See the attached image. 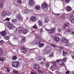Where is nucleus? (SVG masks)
<instances>
[{"label":"nucleus","mask_w":74,"mask_h":74,"mask_svg":"<svg viewBox=\"0 0 74 74\" xmlns=\"http://www.w3.org/2000/svg\"><path fill=\"white\" fill-rule=\"evenodd\" d=\"M36 9L37 10H39L40 9V7L39 6H36L35 7Z\"/></svg>","instance_id":"obj_27"},{"label":"nucleus","mask_w":74,"mask_h":74,"mask_svg":"<svg viewBox=\"0 0 74 74\" xmlns=\"http://www.w3.org/2000/svg\"><path fill=\"white\" fill-rule=\"evenodd\" d=\"M36 39H38V40H42V39H41L40 37V36L38 35H36Z\"/></svg>","instance_id":"obj_26"},{"label":"nucleus","mask_w":74,"mask_h":74,"mask_svg":"<svg viewBox=\"0 0 74 74\" xmlns=\"http://www.w3.org/2000/svg\"><path fill=\"white\" fill-rule=\"evenodd\" d=\"M64 49V48L63 47H61L60 48V49Z\"/></svg>","instance_id":"obj_60"},{"label":"nucleus","mask_w":74,"mask_h":74,"mask_svg":"<svg viewBox=\"0 0 74 74\" xmlns=\"http://www.w3.org/2000/svg\"><path fill=\"white\" fill-rule=\"evenodd\" d=\"M53 55L54 54L53 53H52L49 56L50 58H52V57H53Z\"/></svg>","instance_id":"obj_36"},{"label":"nucleus","mask_w":74,"mask_h":74,"mask_svg":"<svg viewBox=\"0 0 74 74\" xmlns=\"http://www.w3.org/2000/svg\"><path fill=\"white\" fill-rule=\"evenodd\" d=\"M22 32L23 34H26L27 33V30L26 29H24L22 30Z\"/></svg>","instance_id":"obj_16"},{"label":"nucleus","mask_w":74,"mask_h":74,"mask_svg":"<svg viewBox=\"0 0 74 74\" xmlns=\"http://www.w3.org/2000/svg\"><path fill=\"white\" fill-rule=\"evenodd\" d=\"M58 31L59 32H61V29H60V28H58Z\"/></svg>","instance_id":"obj_52"},{"label":"nucleus","mask_w":74,"mask_h":74,"mask_svg":"<svg viewBox=\"0 0 74 74\" xmlns=\"http://www.w3.org/2000/svg\"><path fill=\"white\" fill-rule=\"evenodd\" d=\"M8 25H7V27L10 30H11L14 28V25L13 24L10 22L8 23Z\"/></svg>","instance_id":"obj_1"},{"label":"nucleus","mask_w":74,"mask_h":74,"mask_svg":"<svg viewBox=\"0 0 74 74\" xmlns=\"http://www.w3.org/2000/svg\"><path fill=\"white\" fill-rule=\"evenodd\" d=\"M44 46V43H41L39 45V46L40 48H42V47H43Z\"/></svg>","instance_id":"obj_21"},{"label":"nucleus","mask_w":74,"mask_h":74,"mask_svg":"<svg viewBox=\"0 0 74 74\" xmlns=\"http://www.w3.org/2000/svg\"><path fill=\"white\" fill-rule=\"evenodd\" d=\"M6 15L7 16H10L11 15V14L8 12H7Z\"/></svg>","instance_id":"obj_33"},{"label":"nucleus","mask_w":74,"mask_h":74,"mask_svg":"<svg viewBox=\"0 0 74 74\" xmlns=\"http://www.w3.org/2000/svg\"><path fill=\"white\" fill-rule=\"evenodd\" d=\"M66 3H69L70 2V0H65Z\"/></svg>","instance_id":"obj_49"},{"label":"nucleus","mask_w":74,"mask_h":74,"mask_svg":"<svg viewBox=\"0 0 74 74\" xmlns=\"http://www.w3.org/2000/svg\"><path fill=\"white\" fill-rule=\"evenodd\" d=\"M33 67L34 69H36V70H39V69H40V66L38 64H35L34 65Z\"/></svg>","instance_id":"obj_6"},{"label":"nucleus","mask_w":74,"mask_h":74,"mask_svg":"<svg viewBox=\"0 0 74 74\" xmlns=\"http://www.w3.org/2000/svg\"><path fill=\"white\" fill-rule=\"evenodd\" d=\"M4 58H0V61H2V62L4 61Z\"/></svg>","instance_id":"obj_45"},{"label":"nucleus","mask_w":74,"mask_h":74,"mask_svg":"<svg viewBox=\"0 0 74 74\" xmlns=\"http://www.w3.org/2000/svg\"><path fill=\"white\" fill-rule=\"evenodd\" d=\"M16 19H18V20H20L21 21V20L22 19V17L21 16V15H20V14H18L16 15Z\"/></svg>","instance_id":"obj_10"},{"label":"nucleus","mask_w":74,"mask_h":74,"mask_svg":"<svg viewBox=\"0 0 74 74\" xmlns=\"http://www.w3.org/2000/svg\"><path fill=\"white\" fill-rule=\"evenodd\" d=\"M56 74H59L60 73L59 71H57L56 72Z\"/></svg>","instance_id":"obj_56"},{"label":"nucleus","mask_w":74,"mask_h":74,"mask_svg":"<svg viewBox=\"0 0 74 74\" xmlns=\"http://www.w3.org/2000/svg\"><path fill=\"white\" fill-rule=\"evenodd\" d=\"M40 32L41 33H42L43 32H44V31H43V30L42 29V28L41 29H40Z\"/></svg>","instance_id":"obj_46"},{"label":"nucleus","mask_w":74,"mask_h":74,"mask_svg":"<svg viewBox=\"0 0 74 74\" xmlns=\"http://www.w3.org/2000/svg\"><path fill=\"white\" fill-rule=\"evenodd\" d=\"M17 2L19 4H21V3H22V1H21V0H18Z\"/></svg>","instance_id":"obj_44"},{"label":"nucleus","mask_w":74,"mask_h":74,"mask_svg":"<svg viewBox=\"0 0 74 74\" xmlns=\"http://www.w3.org/2000/svg\"><path fill=\"white\" fill-rule=\"evenodd\" d=\"M62 60H63V62H66V60H67V58L66 57L64 58L63 60L62 59Z\"/></svg>","instance_id":"obj_30"},{"label":"nucleus","mask_w":74,"mask_h":74,"mask_svg":"<svg viewBox=\"0 0 74 74\" xmlns=\"http://www.w3.org/2000/svg\"><path fill=\"white\" fill-rule=\"evenodd\" d=\"M0 42L1 43V44L4 43V41L3 40H1L0 41Z\"/></svg>","instance_id":"obj_54"},{"label":"nucleus","mask_w":74,"mask_h":74,"mask_svg":"<svg viewBox=\"0 0 74 74\" xmlns=\"http://www.w3.org/2000/svg\"><path fill=\"white\" fill-rule=\"evenodd\" d=\"M68 41V40H66V39L65 38H63L62 40V41L63 42H65V43H66V42L67 41Z\"/></svg>","instance_id":"obj_22"},{"label":"nucleus","mask_w":74,"mask_h":74,"mask_svg":"<svg viewBox=\"0 0 74 74\" xmlns=\"http://www.w3.org/2000/svg\"><path fill=\"white\" fill-rule=\"evenodd\" d=\"M1 35L2 36H3V37L7 35V32L5 31H3L1 32Z\"/></svg>","instance_id":"obj_7"},{"label":"nucleus","mask_w":74,"mask_h":74,"mask_svg":"<svg viewBox=\"0 0 74 74\" xmlns=\"http://www.w3.org/2000/svg\"><path fill=\"white\" fill-rule=\"evenodd\" d=\"M38 71L40 73H41V74H43L44 73V72L43 71H41L40 70H38Z\"/></svg>","instance_id":"obj_39"},{"label":"nucleus","mask_w":74,"mask_h":74,"mask_svg":"<svg viewBox=\"0 0 74 74\" xmlns=\"http://www.w3.org/2000/svg\"><path fill=\"white\" fill-rule=\"evenodd\" d=\"M72 30L70 28H67L66 29V32L67 33H71Z\"/></svg>","instance_id":"obj_15"},{"label":"nucleus","mask_w":74,"mask_h":74,"mask_svg":"<svg viewBox=\"0 0 74 74\" xmlns=\"http://www.w3.org/2000/svg\"><path fill=\"white\" fill-rule=\"evenodd\" d=\"M18 33H21V30H20L18 31Z\"/></svg>","instance_id":"obj_61"},{"label":"nucleus","mask_w":74,"mask_h":74,"mask_svg":"<svg viewBox=\"0 0 74 74\" xmlns=\"http://www.w3.org/2000/svg\"><path fill=\"white\" fill-rule=\"evenodd\" d=\"M64 45L65 47H69L70 45V43L69 42V40L65 43Z\"/></svg>","instance_id":"obj_17"},{"label":"nucleus","mask_w":74,"mask_h":74,"mask_svg":"<svg viewBox=\"0 0 74 74\" xmlns=\"http://www.w3.org/2000/svg\"><path fill=\"white\" fill-rule=\"evenodd\" d=\"M14 29V32H16V31H17L16 28L14 26V27L13 28V29Z\"/></svg>","instance_id":"obj_43"},{"label":"nucleus","mask_w":74,"mask_h":74,"mask_svg":"<svg viewBox=\"0 0 74 74\" xmlns=\"http://www.w3.org/2000/svg\"><path fill=\"white\" fill-rule=\"evenodd\" d=\"M25 49L23 47H21V51H23Z\"/></svg>","instance_id":"obj_50"},{"label":"nucleus","mask_w":74,"mask_h":74,"mask_svg":"<svg viewBox=\"0 0 74 74\" xmlns=\"http://www.w3.org/2000/svg\"><path fill=\"white\" fill-rule=\"evenodd\" d=\"M29 4L30 5H33L34 4V0H29Z\"/></svg>","instance_id":"obj_11"},{"label":"nucleus","mask_w":74,"mask_h":74,"mask_svg":"<svg viewBox=\"0 0 74 74\" xmlns=\"http://www.w3.org/2000/svg\"><path fill=\"white\" fill-rule=\"evenodd\" d=\"M51 46H52V47H56V46L53 45H51Z\"/></svg>","instance_id":"obj_55"},{"label":"nucleus","mask_w":74,"mask_h":74,"mask_svg":"<svg viewBox=\"0 0 74 74\" xmlns=\"http://www.w3.org/2000/svg\"><path fill=\"white\" fill-rule=\"evenodd\" d=\"M40 63L42 65H43V64H44V61L41 62Z\"/></svg>","instance_id":"obj_51"},{"label":"nucleus","mask_w":74,"mask_h":74,"mask_svg":"<svg viewBox=\"0 0 74 74\" xmlns=\"http://www.w3.org/2000/svg\"><path fill=\"white\" fill-rule=\"evenodd\" d=\"M41 40H36L35 42V44L37 45H38V44H39L41 42Z\"/></svg>","instance_id":"obj_19"},{"label":"nucleus","mask_w":74,"mask_h":74,"mask_svg":"<svg viewBox=\"0 0 74 74\" xmlns=\"http://www.w3.org/2000/svg\"><path fill=\"white\" fill-rule=\"evenodd\" d=\"M31 74H37V73L35 72H33Z\"/></svg>","instance_id":"obj_59"},{"label":"nucleus","mask_w":74,"mask_h":74,"mask_svg":"<svg viewBox=\"0 0 74 74\" xmlns=\"http://www.w3.org/2000/svg\"><path fill=\"white\" fill-rule=\"evenodd\" d=\"M58 63V60H57L55 62V63L53 64L54 65H55L56 64H57Z\"/></svg>","instance_id":"obj_48"},{"label":"nucleus","mask_w":74,"mask_h":74,"mask_svg":"<svg viewBox=\"0 0 74 74\" xmlns=\"http://www.w3.org/2000/svg\"><path fill=\"white\" fill-rule=\"evenodd\" d=\"M56 16H59V15L58 14H56L55 15Z\"/></svg>","instance_id":"obj_64"},{"label":"nucleus","mask_w":74,"mask_h":74,"mask_svg":"<svg viewBox=\"0 0 74 74\" xmlns=\"http://www.w3.org/2000/svg\"><path fill=\"white\" fill-rule=\"evenodd\" d=\"M38 25L40 26H42L43 25L42 22L40 20H38Z\"/></svg>","instance_id":"obj_14"},{"label":"nucleus","mask_w":74,"mask_h":74,"mask_svg":"<svg viewBox=\"0 0 74 74\" xmlns=\"http://www.w3.org/2000/svg\"><path fill=\"white\" fill-rule=\"evenodd\" d=\"M69 20L72 23H74V17L72 14H71L69 17Z\"/></svg>","instance_id":"obj_4"},{"label":"nucleus","mask_w":74,"mask_h":74,"mask_svg":"<svg viewBox=\"0 0 74 74\" xmlns=\"http://www.w3.org/2000/svg\"><path fill=\"white\" fill-rule=\"evenodd\" d=\"M50 63H51V62L46 63L45 66H46V67H49V65H50Z\"/></svg>","instance_id":"obj_23"},{"label":"nucleus","mask_w":74,"mask_h":74,"mask_svg":"<svg viewBox=\"0 0 74 74\" xmlns=\"http://www.w3.org/2000/svg\"><path fill=\"white\" fill-rule=\"evenodd\" d=\"M29 51H30V52H31L32 51H33L34 50V49H29Z\"/></svg>","instance_id":"obj_58"},{"label":"nucleus","mask_w":74,"mask_h":74,"mask_svg":"<svg viewBox=\"0 0 74 74\" xmlns=\"http://www.w3.org/2000/svg\"><path fill=\"white\" fill-rule=\"evenodd\" d=\"M13 72L16 74H18V72L14 70L13 71Z\"/></svg>","instance_id":"obj_47"},{"label":"nucleus","mask_w":74,"mask_h":74,"mask_svg":"<svg viewBox=\"0 0 74 74\" xmlns=\"http://www.w3.org/2000/svg\"><path fill=\"white\" fill-rule=\"evenodd\" d=\"M38 59L39 60H40V61L42 60V57L41 56L39 57Z\"/></svg>","instance_id":"obj_34"},{"label":"nucleus","mask_w":74,"mask_h":74,"mask_svg":"<svg viewBox=\"0 0 74 74\" xmlns=\"http://www.w3.org/2000/svg\"><path fill=\"white\" fill-rule=\"evenodd\" d=\"M12 66L14 67H18L19 66V63L18 62H14L12 63Z\"/></svg>","instance_id":"obj_3"},{"label":"nucleus","mask_w":74,"mask_h":74,"mask_svg":"<svg viewBox=\"0 0 74 74\" xmlns=\"http://www.w3.org/2000/svg\"><path fill=\"white\" fill-rule=\"evenodd\" d=\"M22 52L23 53H26V50L25 49H24Z\"/></svg>","instance_id":"obj_40"},{"label":"nucleus","mask_w":74,"mask_h":74,"mask_svg":"<svg viewBox=\"0 0 74 74\" xmlns=\"http://www.w3.org/2000/svg\"><path fill=\"white\" fill-rule=\"evenodd\" d=\"M47 6L48 5L45 3H43L42 5V8H46L47 7Z\"/></svg>","instance_id":"obj_12"},{"label":"nucleus","mask_w":74,"mask_h":74,"mask_svg":"<svg viewBox=\"0 0 74 74\" xmlns=\"http://www.w3.org/2000/svg\"><path fill=\"white\" fill-rule=\"evenodd\" d=\"M31 20L34 22H36L37 21V18L35 16H32L31 18Z\"/></svg>","instance_id":"obj_9"},{"label":"nucleus","mask_w":74,"mask_h":74,"mask_svg":"<svg viewBox=\"0 0 74 74\" xmlns=\"http://www.w3.org/2000/svg\"><path fill=\"white\" fill-rule=\"evenodd\" d=\"M44 19V21L45 23H47V22H48V21H49V19H48V18H45Z\"/></svg>","instance_id":"obj_24"},{"label":"nucleus","mask_w":74,"mask_h":74,"mask_svg":"<svg viewBox=\"0 0 74 74\" xmlns=\"http://www.w3.org/2000/svg\"><path fill=\"white\" fill-rule=\"evenodd\" d=\"M3 7V5L2 4H0V8H2Z\"/></svg>","instance_id":"obj_57"},{"label":"nucleus","mask_w":74,"mask_h":74,"mask_svg":"<svg viewBox=\"0 0 74 74\" xmlns=\"http://www.w3.org/2000/svg\"><path fill=\"white\" fill-rule=\"evenodd\" d=\"M5 21H10V18H6L5 19Z\"/></svg>","instance_id":"obj_53"},{"label":"nucleus","mask_w":74,"mask_h":74,"mask_svg":"<svg viewBox=\"0 0 74 74\" xmlns=\"http://www.w3.org/2000/svg\"><path fill=\"white\" fill-rule=\"evenodd\" d=\"M29 10H27V9H25L23 11V12L24 13L26 14H27L28 12H29Z\"/></svg>","instance_id":"obj_18"},{"label":"nucleus","mask_w":74,"mask_h":74,"mask_svg":"<svg viewBox=\"0 0 74 74\" xmlns=\"http://www.w3.org/2000/svg\"><path fill=\"white\" fill-rule=\"evenodd\" d=\"M25 41H26V38L25 37H23L22 41H23V42H25Z\"/></svg>","instance_id":"obj_42"},{"label":"nucleus","mask_w":74,"mask_h":74,"mask_svg":"<svg viewBox=\"0 0 74 74\" xmlns=\"http://www.w3.org/2000/svg\"><path fill=\"white\" fill-rule=\"evenodd\" d=\"M58 60V63L59 64L62 65V66H64V64L63 63V60H62V59H60Z\"/></svg>","instance_id":"obj_5"},{"label":"nucleus","mask_w":74,"mask_h":74,"mask_svg":"<svg viewBox=\"0 0 74 74\" xmlns=\"http://www.w3.org/2000/svg\"><path fill=\"white\" fill-rule=\"evenodd\" d=\"M64 25L65 27H67V26H69V23H65Z\"/></svg>","instance_id":"obj_32"},{"label":"nucleus","mask_w":74,"mask_h":74,"mask_svg":"<svg viewBox=\"0 0 74 74\" xmlns=\"http://www.w3.org/2000/svg\"><path fill=\"white\" fill-rule=\"evenodd\" d=\"M45 29L46 31H49V34L53 33L55 30H56V28H51L50 29H48L45 28Z\"/></svg>","instance_id":"obj_2"},{"label":"nucleus","mask_w":74,"mask_h":74,"mask_svg":"<svg viewBox=\"0 0 74 74\" xmlns=\"http://www.w3.org/2000/svg\"><path fill=\"white\" fill-rule=\"evenodd\" d=\"M6 71L7 73H9V72H10V70L9 69H8V68L6 67Z\"/></svg>","instance_id":"obj_38"},{"label":"nucleus","mask_w":74,"mask_h":74,"mask_svg":"<svg viewBox=\"0 0 74 74\" xmlns=\"http://www.w3.org/2000/svg\"><path fill=\"white\" fill-rule=\"evenodd\" d=\"M67 11H70L71 10V8L70 6H68L66 8Z\"/></svg>","instance_id":"obj_20"},{"label":"nucleus","mask_w":74,"mask_h":74,"mask_svg":"<svg viewBox=\"0 0 74 74\" xmlns=\"http://www.w3.org/2000/svg\"><path fill=\"white\" fill-rule=\"evenodd\" d=\"M17 21L16 19H14L12 20V21L13 22H17Z\"/></svg>","instance_id":"obj_37"},{"label":"nucleus","mask_w":74,"mask_h":74,"mask_svg":"<svg viewBox=\"0 0 74 74\" xmlns=\"http://www.w3.org/2000/svg\"><path fill=\"white\" fill-rule=\"evenodd\" d=\"M33 28H34V29H38V27H37V25H34L33 26Z\"/></svg>","instance_id":"obj_35"},{"label":"nucleus","mask_w":74,"mask_h":74,"mask_svg":"<svg viewBox=\"0 0 74 74\" xmlns=\"http://www.w3.org/2000/svg\"><path fill=\"white\" fill-rule=\"evenodd\" d=\"M6 15H7V11H3L1 14L2 16H5Z\"/></svg>","instance_id":"obj_13"},{"label":"nucleus","mask_w":74,"mask_h":74,"mask_svg":"<svg viewBox=\"0 0 74 74\" xmlns=\"http://www.w3.org/2000/svg\"><path fill=\"white\" fill-rule=\"evenodd\" d=\"M54 40L56 42H59L60 40V38L57 36H56L54 38Z\"/></svg>","instance_id":"obj_8"},{"label":"nucleus","mask_w":74,"mask_h":74,"mask_svg":"<svg viewBox=\"0 0 74 74\" xmlns=\"http://www.w3.org/2000/svg\"><path fill=\"white\" fill-rule=\"evenodd\" d=\"M5 38L6 39V40H9V37L8 36H5Z\"/></svg>","instance_id":"obj_41"},{"label":"nucleus","mask_w":74,"mask_h":74,"mask_svg":"<svg viewBox=\"0 0 74 74\" xmlns=\"http://www.w3.org/2000/svg\"><path fill=\"white\" fill-rule=\"evenodd\" d=\"M63 56H66V55H67V52H65L64 51H63Z\"/></svg>","instance_id":"obj_28"},{"label":"nucleus","mask_w":74,"mask_h":74,"mask_svg":"<svg viewBox=\"0 0 74 74\" xmlns=\"http://www.w3.org/2000/svg\"><path fill=\"white\" fill-rule=\"evenodd\" d=\"M66 74H69V72L67 71V72H66Z\"/></svg>","instance_id":"obj_62"},{"label":"nucleus","mask_w":74,"mask_h":74,"mask_svg":"<svg viewBox=\"0 0 74 74\" xmlns=\"http://www.w3.org/2000/svg\"><path fill=\"white\" fill-rule=\"evenodd\" d=\"M46 53H50L51 52V50L48 49L46 51Z\"/></svg>","instance_id":"obj_31"},{"label":"nucleus","mask_w":74,"mask_h":74,"mask_svg":"<svg viewBox=\"0 0 74 74\" xmlns=\"http://www.w3.org/2000/svg\"><path fill=\"white\" fill-rule=\"evenodd\" d=\"M16 59H17V57L16 56H15L12 57L13 60H15Z\"/></svg>","instance_id":"obj_29"},{"label":"nucleus","mask_w":74,"mask_h":74,"mask_svg":"<svg viewBox=\"0 0 74 74\" xmlns=\"http://www.w3.org/2000/svg\"><path fill=\"white\" fill-rule=\"evenodd\" d=\"M2 54H3V50L0 48V57L2 56Z\"/></svg>","instance_id":"obj_25"},{"label":"nucleus","mask_w":74,"mask_h":74,"mask_svg":"<svg viewBox=\"0 0 74 74\" xmlns=\"http://www.w3.org/2000/svg\"><path fill=\"white\" fill-rule=\"evenodd\" d=\"M72 59H73L74 60V56H72Z\"/></svg>","instance_id":"obj_63"}]
</instances>
